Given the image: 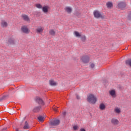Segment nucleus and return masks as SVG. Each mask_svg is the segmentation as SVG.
<instances>
[{
	"label": "nucleus",
	"mask_w": 131,
	"mask_h": 131,
	"mask_svg": "<svg viewBox=\"0 0 131 131\" xmlns=\"http://www.w3.org/2000/svg\"><path fill=\"white\" fill-rule=\"evenodd\" d=\"M87 101L90 104H95L97 102V97L93 94H89L87 96Z\"/></svg>",
	"instance_id": "obj_1"
},
{
	"label": "nucleus",
	"mask_w": 131,
	"mask_h": 131,
	"mask_svg": "<svg viewBox=\"0 0 131 131\" xmlns=\"http://www.w3.org/2000/svg\"><path fill=\"white\" fill-rule=\"evenodd\" d=\"M94 16L95 18H97V19H99V18H101V19H106V16L105 15L101 14L99 11L97 10L94 12Z\"/></svg>",
	"instance_id": "obj_2"
},
{
	"label": "nucleus",
	"mask_w": 131,
	"mask_h": 131,
	"mask_svg": "<svg viewBox=\"0 0 131 131\" xmlns=\"http://www.w3.org/2000/svg\"><path fill=\"white\" fill-rule=\"evenodd\" d=\"M59 124H60V120L58 119H54L50 122V125L52 126H57Z\"/></svg>",
	"instance_id": "obj_3"
},
{
	"label": "nucleus",
	"mask_w": 131,
	"mask_h": 131,
	"mask_svg": "<svg viewBox=\"0 0 131 131\" xmlns=\"http://www.w3.org/2000/svg\"><path fill=\"white\" fill-rule=\"evenodd\" d=\"M21 32L23 33H26V34H28L30 32V30L28 29V28L26 26H23L21 28Z\"/></svg>",
	"instance_id": "obj_4"
},
{
	"label": "nucleus",
	"mask_w": 131,
	"mask_h": 131,
	"mask_svg": "<svg viewBox=\"0 0 131 131\" xmlns=\"http://www.w3.org/2000/svg\"><path fill=\"white\" fill-rule=\"evenodd\" d=\"M81 60L83 63H89L90 62V57L88 55H84L82 56Z\"/></svg>",
	"instance_id": "obj_5"
},
{
	"label": "nucleus",
	"mask_w": 131,
	"mask_h": 131,
	"mask_svg": "<svg viewBox=\"0 0 131 131\" xmlns=\"http://www.w3.org/2000/svg\"><path fill=\"white\" fill-rule=\"evenodd\" d=\"M45 30V28L42 26H39L36 29V32L38 34H41L43 32V30Z\"/></svg>",
	"instance_id": "obj_6"
},
{
	"label": "nucleus",
	"mask_w": 131,
	"mask_h": 131,
	"mask_svg": "<svg viewBox=\"0 0 131 131\" xmlns=\"http://www.w3.org/2000/svg\"><path fill=\"white\" fill-rule=\"evenodd\" d=\"M1 27H3V28H6V27H8V25H9L8 24V23L6 21V20H2L1 21Z\"/></svg>",
	"instance_id": "obj_7"
},
{
	"label": "nucleus",
	"mask_w": 131,
	"mask_h": 131,
	"mask_svg": "<svg viewBox=\"0 0 131 131\" xmlns=\"http://www.w3.org/2000/svg\"><path fill=\"white\" fill-rule=\"evenodd\" d=\"M109 94L112 98H116V91L114 90H112L109 91Z\"/></svg>",
	"instance_id": "obj_8"
},
{
	"label": "nucleus",
	"mask_w": 131,
	"mask_h": 131,
	"mask_svg": "<svg viewBox=\"0 0 131 131\" xmlns=\"http://www.w3.org/2000/svg\"><path fill=\"white\" fill-rule=\"evenodd\" d=\"M111 122L113 124H114L115 125H117L118 124H119V121L117 120V119L113 118L111 121Z\"/></svg>",
	"instance_id": "obj_9"
},
{
	"label": "nucleus",
	"mask_w": 131,
	"mask_h": 131,
	"mask_svg": "<svg viewBox=\"0 0 131 131\" xmlns=\"http://www.w3.org/2000/svg\"><path fill=\"white\" fill-rule=\"evenodd\" d=\"M21 17L25 21H27V22H30V18L28 17V15L26 14L21 15Z\"/></svg>",
	"instance_id": "obj_10"
},
{
	"label": "nucleus",
	"mask_w": 131,
	"mask_h": 131,
	"mask_svg": "<svg viewBox=\"0 0 131 131\" xmlns=\"http://www.w3.org/2000/svg\"><path fill=\"white\" fill-rule=\"evenodd\" d=\"M118 7L119 9H123V8H125V3L123 2H120L118 4Z\"/></svg>",
	"instance_id": "obj_11"
},
{
	"label": "nucleus",
	"mask_w": 131,
	"mask_h": 131,
	"mask_svg": "<svg viewBox=\"0 0 131 131\" xmlns=\"http://www.w3.org/2000/svg\"><path fill=\"white\" fill-rule=\"evenodd\" d=\"M49 84L52 86H56V85L57 84V83L54 81V80L51 79L49 80Z\"/></svg>",
	"instance_id": "obj_12"
},
{
	"label": "nucleus",
	"mask_w": 131,
	"mask_h": 131,
	"mask_svg": "<svg viewBox=\"0 0 131 131\" xmlns=\"http://www.w3.org/2000/svg\"><path fill=\"white\" fill-rule=\"evenodd\" d=\"M114 112L116 114H120L121 113V110L120 108L118 107H116L114 108Z\"/></svg>",
	"instance_id": "obj_13"
},
{
	"label": "nucleus",
	"mask_w": 131,
	"mask_h": 131,
	"mask_svg": "<svg viewBox=\"0 0 131 131\" xmlns=\"http://www.w3.org/2000/svg\"><path fill=\"white\" fill-rule=\"evenodd\" d=\"M49 6H46L42 7V10L45 14H47L49 12Z\"/></svg>",
	"instance_id": "obj_14"
},
{
	"label": "nucleus",
	"mask_w": 131,
	"mask_h": 131,
	"mask_svg": "<svg viewBox=\"0 0 131 131\" xmlns=\"http://www.w3.org/2000/svg\"><path fill=\"white\" fill-rule=\"evenodd\" d=\"M64 10L68 13V14H71V12H72V9L70 7H66L64 8Z\"/></svg>",
	"instance_id": "obj_15"
},
{
	"label": "nucleus",
	"mask_w": 131,
	"mask_h": 131,
	"mask_svg": "<svg viewBox=\"0 0 131 131\" xmlns=\"http://www.w3.org/2000/svg\"><path fill=\"white\" fill-rule=\"evenodd\" d=\"M106 7L108 9H111V8H113V4L112 2H108L106 3Z\"/></svg>",
	"instance_id": "obj_16"
},
{
	"label": "nucleus",
	"mask_w": 131,
	"mask_h": 131,
	"mask_svg": "<svg viewBox=\"0 0 131 131\" xmlns=\"http://www.w3.org/2000/svg\"><path fill=\"white\" fill-rule=\"evenodd\" d=\"M40 110V106H36L33 109V112L35 113H36L37 112H39V111Z\"/></svg>",
	"instance_id": "obj_17"
},
{
	"label": "nucleus",
	"mask_w": 131,
	"mask_h": 131,
	"mask_svg": "<svg viewBox=\"0 0 131 131\" xmlns=\"http://www.w3.org/2000/svg\"><path fill=\"white\" fill-rule=\"evenodd\" d=\"M36 101L39 103L41 104V105H43V101H42V99H41L39 97H37L36 98Z\"/></svg>",
	"instance_id": "obj_18"
},
{
	"label": "nucleus",
	"mask_w": 131,
	"mask_h": 131,
	"mask_svg": "<svg viewBox=\"0 0 131 131\" xmlns=\"http://www.w3.org/2000/svg\"><path fill=\"white\" fill-rule=\"evenodd\" d=\"M74 35H75V36H76V37H81V34H80V33H79V32L75 31L74 32Z\"/></svg>",
	"instance_id": "obj_19"
},
{
	"label": "nucleus",
	"mask_w": 131,
	"mask_h": 131,
	"mask_svg": "<svg viewBox=\"0 0 131 131\" xmlns=\"http://www.w3.org/2000/svg\"><path fill=\"white\" fill-rule=\"evenodd\" d=\"M106 108V106L104 103H101L99 105V109L100 110H105V108Z\"/></svg>",
	"instance_id": "obj_20"
},
{
	"label": "nucleus",
	"mask_w": 131,
	"mask_h": 131,
	"mask_svg": "<svg viewBox=\"0 0 131 131\" xmlns=\"http://www.w3.org/2000/svg\"><path fill=\"white\" fill-rule=\"evenodd\" d=\"M38 120H39V122H43V120H45V117L39 116L38 117Z\"/></svg>",
	"instance_id": "obj_21"
},
{
	"label": "nucleus",
	"mask_w": 131,
	"mask_h": 131,
	"mask_svg": "<svg viewBox=\"0 0 131 131\" xmlns=\"http://www.w3.org/2000/svg\"><path fill=\"white\" fill-rule=\"evenodd\" d=\"M24 128L25 129H28V128H29V124H28V122H27V121H26L25 122V125L24 126Z\"/></svg>",
	"instance_id": "obj_22"
},
{
	"label": "nucleus",
	"mask_w": 131,
	"mask_h": 131,
	"mask_svg": "<svg viewBox=\"0 0 131 131\" xmlns=\"http://www.w3.org/2000/svg\"><path fill=\"white\" fill-rule=\"evenodd\" d=\"M49 34L54 36L56 34V33L55 32V31H54V30L51 29L49 31Z\"/></svg>",
	"instance_id": "obj_23"
},
{
	"label": "nucleus",
	"mask_w": 131,
	"mask_h": 131,
	"mask_svg": "<svg viewBox=\"0 0 131 131\" xmlns=\"http://www.w3.org/2000/svg\"><path fill=\"white\" fill-rule=\"evenodd\" d=\"M9 43L10 45H14V43H15V40L13 39H10L9 40Z\"/></svg>",
	"instance_id": "obj_24"
},
{
	"label": "nucleus",
	"mask_w": 131,
	"mask_h": 131,
	"mask_svg": "<svg viewBox=\"0 0 131 131\" xmlns=\"http://www.w3.org/2000/svg\"><path fill=\"white\" fill-rule=\"evenodd\" d=\"M35 6L37 9H42V6L39 4H36Z\"/></svg>",
	"instance_id": "obj_25"
},
{
	"label": "nucleus",
	"mask_w": 131,
	"mask_h": 131,
	"mask_svg": "<svg viewBox=\"0 0 131 131\" xmlns=\"http://www.w3.org/2000/svg\"><path fill=\"white\" fill-rule=\"evenodd\" d=\"M126 64L127 65H129V66H130V67H131V59H129V60L126 61Z\"/></svg>",
	"instance_id": "obj_26"
},
{
	"label": "nucleus",
	"mask_w": 131,
	"mask_h": 131,
	"mask_svg": "<svg viewBox=\"0 0 131 131\" xmlns=\"http://www.w3.org/2000/svg\"><path fill=\"white\" fill-rule=\"evenodd\" d=\"M81 39L82 41H85V39H86V38L85 37V35H83L81 37Z\"/></svg>",
	"instance_id": "obj_27"
},
{
	"label": "nucleus",
	"mask_w": 131,
	"mask_h": 131,
	"mask_svg": "<svg viewBox=\"0 0 131 131\" xmlns=\"http://www.w3.org/2000/svg\"><path fill=\"white\" fill-rule=\"evenodd\" d=\"M73 128L74 130H77V129H78V126H77V125H75L73 127Z\"/></svg>",
	"instance_id": "obj_28"
},
{
	"label": "nucleus",
	"mask_w": 131,
	"mask_h": 131,
	"mask_svg": "<svg viewBox=\"0 0 131 131\" xmlns=\"http://www.w3.org/2000/svg\"><path fill=\"white\" fill-rule=\"evenodd\" d=\"M90 67L91 68H92V69H93V68H95V64L94 63H91L90 64Z\"/></svg>",
	"instance_id": "obj_29"
},
{
	"label": "nucleus",
	"mask_w": 131,
	"mask_h": 131,
	"mask_svg": "<svg viewBox=\"0 0 131 131\" xmlns=\"http://www.w3.org/2000/svg\"><path fill=\"white\" fill-rule=\"evenodd\" d=\"M5 98L6 96H3L2 97L0 98V102H1V101H3V100H5Z\"/></svg>",
	"instance_id": "obj_30"
},
{
	"label": "nucleus",
	"mask_w": 131,
	"mask_h": 131,
	"mask_svg": "<svg viewBox=\"0 0 131 131\" xmlns=\"http://www.w3.org/2000/svg\"><path fill=\"white\" fill-rule=\"evenodd\" d=\"M7 128L4 127L1 131H7Z\"/></svg>",
	"instance_id": "obj_31"
},
{
	"label": "nucleus",
	"mask_w": 131,
	"mask_h": 131,
	"mask_svg": "<svg viewBox=\"0 0 131 131\" xmlns=\"http://www.w3.org/2000/svg\"><path fill=\"white\" fill-rule=\"evenodd\" d=\"M76 98L78 100L80 99L79 96H78L77 94L76 95Z\"/></svg>",
	"instance_id": "obj_32"
},
{
	"label": "nucleus",
	"mask_w": 131,
	"mask_h": 131,
	"mask_svg": "<svg viewBox=\"0 0 131 131\" xmlns=\"http://www.w3.org/2000/svg\"><path fill=\"white\" fill-rule=\"evenodd\" d=\"M53 110L55 112H57V111H58V110L56 108H54Z\"/></svg>",
	"instance_id": "obj_33"
},
{
	"label": "nucleus",
	"mask_w": 131,
	"mask_h": 131,
	"mask_svg": "<svg viewBox=\"0 0 131 131\" xmlns=\"http://www.w3.org/2000/svg\"><path fill=\"white\" fill-rule=\"evenodd\" d=\"M80 131H85V129H84V128H81Z\"/></svg>",
	"instance_id": "obj_34"
},
{
	"label": "nucleus",
	"mask_w": 131,
	"mask_h": 131,
	"mask_svg": "<svg viewBox=\"0 0 131 131\" xmlns=\"http://www.w3.org/2000/svg\"><path fill=\"white\" fill-rule=\"evenodd\" d=\"M15 130L16 131H19V129L17 128H15Z\"/></svg>",
	"instance_id": "obj_35"
},
{
	"label": "nucleus",
	"mask_w": 131,
	"mask_h": 131,
	"mask_svg": "<svg viewBox=\"0 0 131 131\" xmlns=\"http://www.w3.org/2000/svg\"><path fill=\"white\" fill-rule=\"evenodd\" d=\"M126 50H127V48H126Z\"/></svg>",
	"instance_id": "obj_36"
}]
</instances>
